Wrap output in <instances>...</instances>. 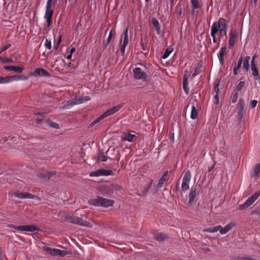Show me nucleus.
Masks as SVG:
<instances>
[{
    "mask_svg": "<svg viewBox=\"0 0 260 260\" xmlns=\"http://www.w3.org/2000/svg\"><path fill=\"white\" fill-rule=\"evenodd\" d=\"M260 173V163L255 166L253 170L251 171L250 175L252 177H255L258 175Z\"/></svg>",
    "mask_w": 260,
    "mask_h": 260,
    "instance_id": "b1692460",
    "label": "nucleus"
},
{
    "mask_svg": "<svg viewBox=\"0 0 260 260\" xmlns=\"http://www.w3.org/2000/svg\"><path fill=\"white\" fill-rule=\"evenodd\" d=\"M123 106L122 104H120L116 106H114L111 108L113 114L118 112Z\"/></svg>",
    "mask_w": 260,
    "mask_h": 260,
    "instance_id": "58836bf2",
    "label": "nucleus"
},
{
    "mask_svg": "<svg viewBox=\"0 0 260 260\" xmlns=\"http://www.w3.org/2000/svg\"><path fill=\"white\" fill-rule=\"evenodd\" d=\"M173 51L172 49L167 48L166 50L163 55H162V58L164 59H167L169 55L171 54Z\"/></svg>",
    "mask_w": 260,
    "mask_h": 260,
    "instance_id": "4c0bfd02",
    "label": "nucleus"
},
{
    "mask_svg": "<svg viewBox=\"0 0 260 260\" xmlns=\"http://www.w3.org/2000/svg\"><path fill=\"white\" fill-rule=\"evenodd\" d=\"M238 97H239V92H238V91H236V92H235L234 93L233 98H232V102L233 104L236 103L237 102Z\"/></svg>",
    "mask_w": 260,
    "mask_h": 260,
    "instance_id": "37998d69",
    "label": "nucleus"
},
{
    "mask_svg": "<svg viewBox=\"0 0 260 260\" xmlns=\"http://www.w3.org/2000/svg\"><path fill=\"white\" fill-rule=\"evenodd\" d=\"M112 37V30H111L109 34V36H108V37L107 40V43H106V44H104L105 48H106V46L110 43Z\"/></svg>",
    "mask_w": 260,
    "mask_h": 260,
    "instance_id": "a18cd8bd",
    "label": "nucleus"
},
{
    "mask_svg": "<svg viewBox=\"0 0 260 260\" xmlns=\"http://www.w3.org/2000/svg\"><path fill=\"white\" fill-rule=\"evenodd\" d=\"M54 175L55 173L54 172H47L46 171H42L38 174V176L44 180L49 179L52 176Z\"/></svg>",
    "mask_w": 260,
    "mask_h": 260,
    "instance_id": "4468645a",
    "label": "nucleus"
},
{
    "mask_svg": "<svg viewBox=\"0 0 260 260\" xmlns=\"http://www.w3.org/2000/svg\"><path fill=\"white\" fill-rule=\"evenodd\" d=\"M245 103L244 101L240 99L239 101V102L238 103V116L239 117V119H241L243 118L245 115Z\"/></svg>",
    "mask_w": 260,
    "mask_h": 260,
    "instance_id": "f8f14e48",
    "label": "nucleus"
},
{
    "mask_svg": "<svg viewBox=\"0 0 260 260\" xmlns=\"http://www.w3.org/2000/svg\"><path fill=\"white\" fill-rule=\"evenodd\" d=\"M200 72V71L199 70V68H195L193 73L191 75L192 78H194L196 77L199 74Z\"/></svg>",
    "mask_w": 260,
    "mask_h": 260,
    "instance_id": "3c124183",
    "label": "nucleus"
},
{
    "mask_svg": "<svg viewBox=\"0 0 260 260\" xmlns=\"http://www.w3.org/2000/svg\"><path fill=\"white\" fill-rule=\"evenodd\" d=\"M154 238L158 241H163L167 238V236L163 233H159L154 235Z\"/></svg>",
    "mask_w": 260,
    "mask_h": 260,
    "instance_id": "c85d7f7f",
    "label": "nucleus"
},
{
    "mask_svg": "<svg viewBox=\"0 0 260 260\" xmlns=\"http://www.w3.org/2000/svg\"><path fill=\"white\" fill-rule=\"evenodd\" d=\"M238 32L235 30L230 33V38L229 40V46L230 49H232L236 42Z\"/></svg>",
    "mask_w": 260,
    "mask_h": 260,
    "instance_id": "ddd939ff",
    "label": "nucleus"
},
{
    "mask_svg": "<svg viewBox=\"0 0 260 260\" xmlns=\"http://www.w3.org/2000/svg\"><path fill=\"white\" fill-rule=\"evenodd\" d=\"M4 68L6 70L13 71L16 73H21L23 71V69L18 66H4Z\"/></svg>",
    "mask_w": 260,
    "mask_h": 260,
    "instance_id": "aec40b11",
    "label": "nucleus"
},
{
    "mask_svg": "<svg viewBox=\"0 0 260 260\" xmlns=\"http://www.w3.org/2000/svg\"><path fill=\"white\" fill-rule=\"evenodd\" d=\"M83 103V101L82 99H80L78 98H75L74 99L69 101L67 104H66L63 107V109H70L73 106L81 104Z\"/></svg>",
    "mask_w": 260,
    "mask_h": 260,
    "instance_id": "9b49d317",
    "label": "nucleus"
},
{
    "mask_svg": "<svg viewBox=\"0 0 260 260\" xmlns=\"http://www.w3.org/2000/svg\"><path fill=\"white\" fill-rule=\"evenodd\" d=\"M197 194V190L195 188H191L190 193L189 194V200L188 203L189 205H191L194 199H196Z\"/></svg>",
    "mask_w": 260,
    "mask_h": 260,
    "instance_id": "2eb2a0df",
    "label": "nucleus"
},
{
    "mask_svg": "<svg viewBox=\"0 0 260 260\" xmlns=\"http://www.w3.org/2000/svg\"><path fill=\"white\" fill-rule=\"evenodd\" d=\"M11 47L10 44H7L0 48V54Z\"/></svg>",
    "mask_w": 260,
    "mask_h": 260,
    "instance_id": "09e8293b",
    "label": "nucleus"
},
{
    "mask_svg": "<svg viewBox=\"0 0 260 260\" xmlns=\"http://www.w3.org/2000/svg\"><path fill=\"white\" fill-rule=\"evenodd\" d=\"M250 59V57L249 56H246L244 59L243 61V67L246 69L248 70L249 68V60Z\"/></svg>",
    "mask_w": 260,
    "mask_h": 260,
    "instance_id": "f704fd0d",
    "label": "nucleus"
},
{
    "mask_svg": "<svg viewBox=\"0 0 260 260\" xmlns=\"http://www.w3.org/2000/svg\"><path fill=\"white\" fill-rule=\"evenodd\" d=\"M251 68L252 75L253 76H258L259 75V72H258L257 68H256L255 63H253V62H251Z\"/></svg>",
    "mask_w": 260,
    "mask_h": 260,
    "instance_id": "2f4dec72",
    "label": "nucleus"
},
{
    "mask_svg": "<svg viewBox=\"0 0 260 260\" xmlns=\"http://www.w3.org/2000/svg\"><path fill=\"white\" fill-rule=\"evenodd\" d=\"M226 50V47H223L221 48L218 54V58L221 65L224 64L223 56Z\"/></svg>",
    "mask_w": 260,
    "mask_h": 260,
    "instance_id": "a211bd4d",
    "label": "nucleus"
},
{
    "mask_svg": "<svg viewBox=\"0 0 260 260\" xmlns=\"http://www.w3.org/2000/svg\"><path fill=\"white\" fill-rule=\"evenodd\" d=\"M14 195L16 198L21 199H31L36 200H40V198L38 197L33 195L30 193L17 191L14 192Z\"/></svg>",
    "mask_w": 260,
    "mask_h": 260,
    "instance_id": "1a4fd4ad",
    "label": "nucleus"
},
{
    "mask_svg": "<svg viewBox=\"0 0 260 260\" xmlns=\"http://www.w3.org/2000/svg\"><path fill=\"white\" fill-rule=\"evenodd\" d=\"M260 196V189L256 191L249 198L253 202V203L258 199Z\"/></svg>",
    "mask_w": 260,
    "mask_h": 260,
    "instance_id": "c9c22d12",
    "label": "nucleus"
},
{
    "mask_svg": "<svg viewBox=\"0 0 260 260\" xmlns=\"http://www.w3.org/2000/svg\"><path fill=\"white\" fill-rule=\"evenodd\" d=\"M114 173L111 170H107L103 169L95 170L89 173L90 177H100V176H112Z\"/></svg>",
    "mask_w": 260,
    "mask_h": 260,
    "instance_id": "423d86ee",
    "label": "nucleus"
},
{
    "mask_svg": "<svg viewBox=\"0 0 260 260\" xmlns=\"http://www.w3.org/2000/svg\"><path fill=\"white\" fill-rule=\"evenodd\" d=\"M219 98L218 96V94H216L214 97L213 103L215 105H217L219 103Z\"/></svg>",
    "mask_w": 260,
    "mask_h": 260,
    "instance_id": "5fc2aeb1",
    "label": "nucleus"
},
{
    "mask_svg": "<svg viewBox=\"0 0 260 260\" xmlns=\"http://www.w3.org/2000/svg\"><path fill=\"white\" fill-rule=\"evenodd\" d=\"M219 227L220 225H218L216 226L213 227L212 228H209L207 230V231L212 233H216L217 231L219 232Z\"/></svg>",
    "mask_w": 260,
    "mask_h": 260,
    "instance_id": "ea45409f",
    "label": "nucleus"
},
{
    "mask_svg": "<svg viewBox=\"0 0 260 260\" xmlns=\"http://www.w3.org/2000/svg\"><path fill=\"white\" fill-rule=\"evenodd\" d=\"M128 43V36H124L123 41V44L127 45Z\"/></svg>",
    "mask_w": 260,
    "mask_h": 260,
    "instance_id": "13d9d810",
    "label": "nucleus"
},
{
    "mask_svg": "<svg viewBox=\"0 0 260 260\" xmlns=\"http://www.w3.org/2000/svg\"><path fill=\"white\" fill-rule=\"evenodd\" d=\"M10 227L13 229L20 233H23L25 232H35L39 231V229L35 225H21L16 226L14 225H11Z\"/></svg>",
    "mask_w": 260,
    "mask_h": 260,
    "instance_id": "7ed1b4c3",
    "label": "nucleus"
},
{
    "mask_svg": "<svg viewBox=\"0 0 260 260\" xmlns=\"http://www.w3.org/2000/svg\"><path fill=\"white\" fill-rule=\"evenodd\" d=\"M67 220L70 223L79 225H82L89 228L91 226V224L90 223L87 222L85 220H84L81 218L75 215H72L68 217Z\"/></svg>",
    "mask_w": 260,
    "mask_h": 260,
    "instance_id": "39448f33",
    "label": "nucleus"
},
{
    "mask_svg": "<svg viewBox=\"0 0 260 260\" xmlns=\"http://www.w3.org/2000/svg\"><path fill=\"white\" fill-rule=\"evenodd\" d=\"M198 116V112L194 106H191V110L190 114V118L192 119H195L197 118Z\"/></svg>",
    "mask_w": 260,
    "mask_h": 260,
    "instance_id": "72a5a7b5",
    "label": "nucleus"
},
{
    "mask_svg": "<svg viewBox=\"0 0 260 260\" xmlns=\"http://www.w3.org/2000/svg\"><path fill=\"white\" fill-rule=\"evenodd\" d=\"M152 24L155 27V29L156 31V33L157 35H160V26L159 23L158 21L156 18L152 19Z\"/></svg>",
    "mask_w": 260,
    "mask_h": 260,
    "instance_id": "5701e85b",
    "label": "nucleus"
},
{
    "mask_svg": "<svg viewBox=\"0 0 260 260\" xmlns=\"http://www.w3.org/2000/svg\"><path fill=\"white\" fill-rule=\"evenodd\" d=\"M98 159L102 162H105L107 160V157L104 152L100 151L98 156Z\"/></svg>",
    "mask_w": 260,
    "mask_h": 260,
    "instance_id": "e433bc0d",
    "label": "nucleus"
},
{
    "mask_svg": "<svg viewBox=\"0 0 260 260\" xmlns=\"http://www.w3.org/2000/svg\"><path fill=\"white\" fill-rule=\"evenodd\" d=\"M219 42H220L219 41H218V40L216 39V38H215L213 39V42L214 43H216V44H217V47H218V46H219Z\"/></svg>",
    "mask_w": 260,
    "mask_h": 260,
    "instance_id": "bf43d9fd",
    "label": "nucleus"
},
{
    "mask_svg": "<svg viewBox=\"0 0 260 260\" xmlns=\"http://www.w3.org/2000/svg\"><path fill=\"white\" fill-rule=\"evenodd\" d=\"M232 229V226L230 224H227L224 228H222L220 225L219 232L221 234L223 235L227 233Z\"/></svg>",
    "mask_w": 260,
    "mask_h": 260,
    "instance_id": "bb28decb",
    "label": "nucleus"
},
{
    "mask_svg": "<svg viewBox=\"0 0 260 260\" xmlns=\"http://www.w3.org/2000/svg\"><path fill=\"white\" fill-rule=\"evenodd\" d=\"M228 24L226 21L224 22V24H222L221 30L219 32V41L220 39H222L223 37L226 36L227 34Z\"/></svg>",
    "mask_w": 260,
    "mask_h": 260,
    "instance_id": "dca6fc26",
    "label": "nucleus"
},
{
    "mask_svg": "<svg viewBox=\"0 0 260 260\" xmlns=\"http://www.w3.org/2000/svg\"><path fill=\"white\" fill-rule=\"evenodd\" d=\"M68 254V252L66 250H61L58 249L57 256H63Z\"/></svg>",
    "mask_w": 260,
    "mask_h": 260,
    "instance_id": "c03bdc74",
    "label": "nucleus"
},
{
    "mask_svg": "<svg viewBox=\"0 0 260 260\" xmlns=\"http://www.w3.org/2000/svg\"><path fill=\"white\" fill-rule=\"evenodd\" d=\"M182 14V8H181L179 9V11L178 15L179 16H181Z\"/></svg>",
    "mask_w": 260,
    "mask_h": 260,
    "instance_id": "0e129e2a",
    "label": "nucleus"
},
{
    "mask_svg": "<svg viewBox=\"0 0 260 260\" xmlns=\"http://www.w3.org/2000/svg\"><path fill=\"white\" fill-rule=\"evenodd\" d=\"M225 19L222 18H220L218 21L214 22L211 26L210 32L216 34L218 32H220L222 24H224L225 22Z\"/></svg>",
    "mask_w": 260,
    "mask_h": 260,
    "instance_id": "0eeeda50",
    "label": "nucleus"
},
{
    "mask_svg": "<svg viewBox=\"0 0 260 260\" xmlns=\"http://www.w3.org/2000/svg\"><path fill=\"white\" fill-rule=\"evenodd\" d=\"M88 203L92 206L107 208L112 206L114 201L112 200L99 197L96 199H90L88 201Z\"/></svg>",
    "mask_w": 260,
    "mask_h": 260,
    "instance_id": "f257e3e1",
    "label": "nucleus"
},
{
    "mask_svg": "<svg viewBox=\"0 0 260 260\" xmlns=\"http://www.w3.org/2000/svg\"><path fill=\"white\" fill-rule=\"evenodd\" d=\"M13 82L19 80H27L28 78L27 76L24 75H13Z\"/></svg>",
    "mask_w": 260,
    "mask_h": 260,
    "instance_id": "7c9ffc66",
    "label": "nucleus"
},
{
    "mask_svg": "<svg viewBox=\"0 0 260 260\" xmlns=\"http://www.w3.org/2000/svg\"><path fill=\"white\" fill-rule=\"evenodd\" d=\"M13 82V76H0V84H7Z\"/></svg>",
    "mask_w": 260,
    "mask_h": 260,
    "instance_id": "4be33fe9",
    "label": "nucleus"
},
{
    "mask_svg": "<svg viewBox=\"0 0 260 260\" xmlns=\"http://www.w3.org/2000/svg\"><path fill=\"white\" fill-rule=\"evenodd\" d=\"M114 114L111 110V109L108 110L107 111H106V112H105L104 113H103L102 114H101L102 115V117L105 118L109 116H110L111 115H113Z\"/></svg>",
    "mask_w": 260,
    "mask_h": 260,
    "instance_id": "79ce46f5",
    "label": "nucleus"
},
{
    "mask_svg": "<svg viewBox=\"0 0 260 260\" xmlns=\"http://www.w3.org/2000/svg\"><path fill=\"white\" fill-rule=\"evenodd\" d=\"M127 45L122 44V45L120 47V52L122 54H124L125 52V49Z\"/></svg>",
    "mask_w": 260,
    "mask_h": 260,
    "instance_id": "4d7b16f0",
    "label": "nucleus"
},
{
    "mask_svg": "<svg viewBox=\"0 0 260 260\" xmlns=\"http://www.w3.org/2000/svg\"><path fill=\"white\" fill-rule=\"evenodd\" d=\"M136 135L135 134H133L130 133H125L122 136V140L123 141H126L129 142H132L134 141V139Z\"/></svg>",
    "mask_w": 260,
    "mask_h": 260,
    "instance_id": "f3484780",
    "label": "nucleus"
},
{
    "mask_svg": "<svg viewBox=\"0 0 260 260\" xmlns=\"http://www.w3.org/2000/svg\"><path fill=\"white\" fill-rule=\"evenodd\" d=\"M104 118L102 117V115H100L98 117H97L95 120H94L90 124V126H92L94 125L95 124L100 121V120L103 119Z\"/></svg>",
    "mask_w": 260,
    "mask_h": 260,
    "instance_id": "a19ab883",
    "label": "nucleus"
},
{
    "mask_svg": "<svg viewBox=\"0 0 260 260\" xmlns=\"http://www.w3.org/2000/svg\"><path fill=\"white\" fill-rule=\"evenodd\" d=\"M141 46L143 50L146 51L147 50L146 47L142 42L141 43Z\"/></svg>",
    "mask_w": 260,
    "mask_h": 260,
    "instance_id": "052dcab7",
    "label": "nucleus"
},
{
    "mask_svg": "<svg viewBox=\"0 0 260 260\" xmlns=\"http://www.w3.org/2000/svg\"><path fill=\"white\" fill-rule=\"evenodd\" d=\"M171 3V8H172L174 5V0H170Z\"/></svg>",
    "mask_w": 260,
    "mask_h": 260,
    "instance_id": "338daca9",
    "label": "nucleus"
},
{
    "mask_svg": "<svg viewBox=\"0 0 260 260\" xmlns=\"http://www.w3.org/2000/svg\"><path fill=\"white\" fill-rule=\"evenodd\" d=\"M257 104V101L255 100H253L251 101L250 106L252 109L255 108Z\"/></svg>",
    "mask_w": 260,
    "mask_h": 260,
    "instance_id": "8fccbe9b",
    "label": "nucleus"
},
{
    "mask_svg": "<svg viewBox=\"0 0 260 260\" xmlns=\"http://www.w3.org/2000/svg\"><path fill=\"white\" fill-rule=\"evenodd\" d=\"M0 60L4 63L11 62L12 61L11 58H4L0 57Z\"/></svg>",
    "mask_w": 260,
    "mask_h": 260,
    "instance_id": "864d4df0",
    "label": "nucleus"
},
{
    "mask_svg": "<svg viewBox=\"0 0 260 260\" xmlns=\"http://www.w3.org/2000/svg\"><path fill=\"white\" fill-rule=\"evenodd\" d=\"M253 203V202L249 198H248L243 204L240 205V209H243L247 208Z\"/></svg>",
    "mask_w": 260,
    "mask_h": 260,
    "instance_id": "393cba45",
    "label": "nucleus"
},
{
    "mask_svg": "<svg viewBox=\"0 0 260 260\" xmlns=\"http://www.w3.org/2000/svg\"><path fill=\"white\" fill-rule=\"evenodd\" d=\"M191 6L193 9L192 13L193 14L194 10L200 7V4L198 0H190Z\"/></svg>",
    "mask_w": 260,
    "mask_h": 260,
    "instance_id": "473e14b6",
    "label": "nucleus"
},
{
    "mask_svg": "<svg viewBox=\"0 0 260 260\" xmlns=\"http://www.w3.org/2000/svg\"><path fill=\"white\" fill-rule=\"evenodd\" d=\"M0 260H3V255L2 253V251L0 249Z\"/></svg>",
    "mask_w": 260,
    "mask_h": 260,
    "instance_id": "774afa93",
    "label": "nucleus"
},
{
    "mask_svg": "<svg viewBox=\"0 0 260 260\" xmlns=\"http://www.w3.org/2000/svg\"><path fill=\"white\" fill-rule=\"evenodd\" d=\"M244 82L243 81H240L238 84H237V86H236V88L238 91H240L241 90V89L243 87V86H244Z\"/></svg>",
    "mask_w": 260,
    "mask_h": 260,
    "instance_id": "49530a36",
    "label": "nucleus"
},
{
    "mask_svg": "<svg viewBox=\"0 0 260 260\" xmlns=\"http://www.w3.org/2000/svg\"><path fill=\"white\" fill-rule=\"evenodd\" d=\"M243 62V58L240 57L237 63L235 64V67L233 69L234 74L236 75L237 74V71L241 68V64Z\"/></svg>",
    "mask_w": 260,
    "mask_h": 260,
    "instance_id": "cd10ccee",
    "label": "nucleus"
},
{
    "mask_svg": "<svg viewBox=\"0 0 260 260\" xmlns=\"http://www.w3.org/2000/svg\"><path fill=\"white\" fill-rule=\"evenodd\" d=\"M43 250L48 254L53 255L57 256L58 249L51 248L48 247H43Z\"/></svg>",
    "mask_w": 260,
    "mask_h": 260,
    "instance_id": "6ab92c4d",
    "label": "nucleus"
},
{
    "mask_svg": "<svg viewBox=\"0 0 260 260\" xmlns=\"http://www.w3.org/2000/svg\"><path fill=\"white\" fill-rule=\"evenodd\" d=\"M128 27H126L125 28V29L124 30V36H128Z\"/></svg>",
    "mask_w": 260,
    "mask_h": 260,
    "instance_id": "680f3d73",
    "label": "nucleus"
},
{
    "mask_svg": "<svg viewBox=\"0 0 260 260\" xmlns=\"http://www.w3.org/2000/svg\"><path fill=\"white\" fill-rule=\"evenodd\" d=\"M72 57V54H69L67 56L66 58H67V59H68V60H70V59H71Z\"/></svg>",
    "mask_w": 260,
    "mask_h": 260,
    "instance_id": "69168bd1",
    "label": "nucleus"
},
{
    "mask_svg": "<svg viewBox=\"0 0 260 260\" xmlns=\"http://www.w3.org/2000/svg\"><path fill=\"white\" fill-rule=\"evenodd\" d=\"M30 74L35 77H39L40 76L48 77L50 76L49 72L41 68L36 69L34 72L31 73Z\"/></svg>",
    "mask_w": 260,
    "mask_h": 260,
    "instance_id": "9d476101",
    "label": "nucleus"
},
{
    "mask_svg": "<svg viewBox=\"0 0 260 260\" xmlns=\"http://www.w3.org/2000/svg\"><path fill=\"white\" fill-rule=\"evenodd\" d=\"M191 175L189 171L186 172L183 178L181 184V188L182 190H186L189 188V183L191 180Z\"/></svg>",
    "mask_w": 260,
    "mask_h": 260,
    "instance_id": "6e6552de",
    "label": "nucleus"
},
{
    "mask_svg": "<svg viewBox=\"0 0 260 260\" xmlns=\"http://www.w3.org/2000/svg\"><path fill=\"white\" fill-rule=\"evenodd\" d=\"M253 203V202L249 198H248L243 204L240 205V209H243L247 208Z\"/></svg>",
    "mask_w": 260,
    "mask_h": 260,
    "instance_id": "a878e982",
    "label": "nucleus"
},
{
    "mask_svg": "<svg viewBox=\"0 0 260 260\" xmlns=\"http://www.w3.org/2000/svg\"><path fill=\"white\" fill-rule=\"evenodd\" d=\"M168 172H166L165 174L159 179L158 183V187L161 188L163 186L165 182L167 180V176Z\"/></svg>",
    "mask_w": 260,
    "mask_h": 260,
    "instance_id": "c756f323",
    "label": "nucleus"
},
{
    "mask_svg": "<svg viewBox=\"0 0 260 260\" xmlns=\"http://www.w3.org/2000/svg\"><path fill=\"white\" fill-rule=\"evenodd\" d=\"M45 46L46 48L48 49H51V43L50 41H48L47 40H46Z\"/></svg>",
    "mask_w": 260,
    "mask_h": 260,
    "instance_id": "603ef678",
    "label": "nucleus"
},
{
    "mask_svg": "<svg viewBox=\"0 0 260 260\" xmlns=\"http://www.w3.org/2000/svg\"><path fill=\"white\" fill-rule=\"evenodd\" d=\"M48 125H49L50 127H51L53 128H59V125L57 123L54 122H49L48 123Z\"/></svg>",
    "mask_w": 260,
    "mask_h": 260,
    "instance_id": "de8ad7c7",
    "label": "nucleus"
},
{
    "mask_svg": "<svg viewBox=\"0 0 260 260\" xmlns=\"http://www.w3.org/2000/svg\"><path fill=\"white\" fill-rule=\"evenodd\" d=\"M213 90H214V91L216 93V94H219V89L218 84H216V85H214Z\"/></svg>",
    "mask_w": 260,
    "mask_h": 260,
    "instance_id": "6e6d98bb",
    "label": "nucleus"
},
{
    "mask_svg": "<svg viewBox=\"0 0 260 260\" xmlns=\"http://www.w3.org/2000/svg\"><path fill=\"white\" fill-rule=\"evenodd\" d=\"M75 51V48L74 47L72 48L70 50L69 54L72 55V54Z\"/></svg>",
    "mask_w": 260,
    "mask_h": 260,
    "instance_id": "e2e57ef3",
    "label": "nucleus"
},
{
    "mask_svg": "<svg viewBox=\"0 0 260 260\" xmlns=\"http://www.w3.org/2000/svg\"><path fill=\"white\" fill-rule=\"evenodd\" d=\"M52 0H47L46 5V11L44 18L46 20L47 26L49 27L51 24L53 10L51 8Z\"/></svg>",
    "mask_w": 260,
    "mask_h": 260,
    "instance_id": "20e7f679",
    "label": "nucleus"
},
{
    "mask_svg": "<svg viewBox=\"0 0 260 260\" xmlns=\"http://www.w3.org/2000/svg\"><path fill=\"white\" fill-rule=\"evenodd\" d=\"M182 87L184 90V92L188 94L189 92V87L188 83V78L187 77L186 74L183 76V81H182Z\"/></svg>",
    "mask_w": 260,
    "mask_h": 260,
    "instance_id": "412c9836",
    "label": "nucleus"
},
{
    "mask_svg": "<svg viewBox=\"0 0 260 260\" xmlns=\"http://www.w3.org/2000/svg\"><path fill=\"white\" fill-rule=\"evenodd\" d=\"M134 78L137 80H140L142 82H148V73L139 67H136L133 70Z\"/></svg>",
    "mask_w": 260,
    "mask_h": 260,
    "instance_id": "f03ea898",
    "label": "nucleus"
}]
</instances>
